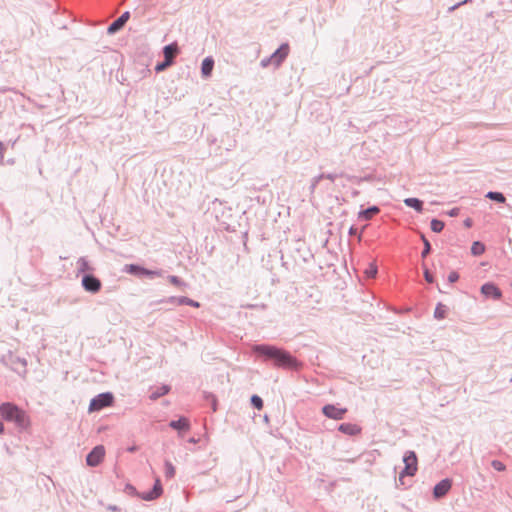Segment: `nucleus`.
I'll return each instance as SVG.
<instances>
[{"instance_id":"30","label":"nucleus","mask_w":512,"mask_h":512,"mask_svg":"<svg viewBox=\"0 0 512 512\" xmlns=\"http://www.w3.org/2000/svg\"><path fill=\"white\" fill-rule=\"evenodd\" d=\"M492 467L497 471H504L506 468L505 465L501 461H498V460L492 461Z\"/></svg>"},{"instance_id":"11","label":"nucleus","mask_w":512,"mask_h":512,"mask_svg":"<svg viewBox=\"0 0 512 512\" xmlns=\"http://www.w3.org/2000/svg\"><path fill=\"white\" fill-rule=\"evenodd\" d=\"M163 489L159 478L155 479L154 487L151 491L141 494V498L146 501L157 499L162 495Z\"/></svg>"},{"instance_id":"31","label":"nucleus","mask_w":512,"mask_h":512,"mask_svg":"<svg viewBox=\"0 0 512 512\" xmlns=\"http://www.w3.org/2000/svg\"><path fill=\"white\" fill-rule=\"evenodd\" d=\"M424 277L428 283H432L434 280L432 274L429 272L427 268L424 269Z\"/></svg>"},{"instance_id":"1","label":"nucleus","mask_w":512,"mask_h":512,"mask_svg":"<svg viewBox=\"0 0 512 512\" xmlns=\"http://www.w3.org/2000/svg\"><path fill=\"white\" fill-rule=\"evenodd\" d=\"M254 352L265 360H273L275 366L284 369H296L297 360L288 352L270 345H258L254 347Z\"/></svg>"},{"instance_id":"34","label":"nucleus","mask_w":512,"mask_h":512,"mask_svg":"<svg viewBox=\"0 0 512 512\" xmlns=\"http://www.w3.org/2000/svg\"><path fill=\"white\" fill-rule=\"evenodd\" d=\"M349 233H350L351 235H354V234L356 233V228L351 227V228H350Z\"/></svg>"},{"instance_id":"2","label":"nucleus","mask_w":512,"mask_h":512,"mask_svg":"<svg viewBox=\"0 0 512 512\" xmlns=\"http://www.w3.org/2000/svg\"><path fill=\"white\" fill-rule=\"evenodd\" d=\"M0 415L6 421L14 422L20 428L28 429L31 426V420L27 413L10 402L0 405Z\"/></svg>"},{"instance_id":"33","label":"nucleus","mask_w":512,"mask_h":512,"mask_svg":"<svg viewBox=\"0 0 512 512\" xmlns=\"http://www.w3.org/2000/svg\"><path fill=\"white\" fill-rule=\"evenodd\" d=\"M458 278H459L458 273H457V272H454V271H453V272H451V273L449 274V276H448V280H449V282H451V283L456 282V281L458 280Z\"/></svg>"},{"instance_id":"16","label":"nucleus","mask_w":512,"mask_h":512,"mask_svg":"<svg viewBox=\"0 0 512 512\" xmlns=\"http://www.w3.org/2000/svg\"><path fill=\"white\" fill-rule=\"evenodd\" d=\"M170 427H172L175 430L187 431L189 430V421L187 418L182 417L176 421H171Z\"/></svg>"},{"instance_id":"14","label":"nucleus","mask_w":512,"mask_h":512,"mask_svg":"<svg viewBox=\"0 0 512 512\" xmlns=\"http://www.w3.org/2000/svg\"><path fill=\"white\" fill-rule=\"evenodd\" d=\"M129 12L123 13L117 20H115L109 27L108 32L114 33L120 30L129 19Z\"/></svg>"},{"instance_id":"7","label":"nucleus","mask_w":512,"mask_h":512,"mask_svg":"<svg viewBox=\"0 0 512 512\" xmlns=\"http://www.w3.org/2000/svg\"><path fill=\"white\" fill-rule=\"evenodd\" d=\"M105 456V448L102 445H98L93 448V450L87 455L86 463L88 466L96 467L98 466Z\"/></svg>"},{"instance_id":"20","label":"nucleus","mask_w":512,"mask_h":512,"mask_svg":"<svg viewBox=\"0 0 512 512\" xmlns=\"http://www.w3.org/2000/svg\"><path fill=\"white\" fill-rule=\"evenodd\" d=\"M404 203L411 208H414L416 211L421 212L423 208V203L417 198H406Z\"/></svg>"},{"instance_id":"22","label":"nucleus","mask_w":512,"mask_h":512,"mask_svg":"<svg viewBox=\"0 0 512 512\" xmlns=\"http://www.w3.org/2000/svg\"><path fill=\"white\" fill-rule=\"evenodd\" d=\"M169 387L167 385H163L160 388H157L150 396L151 399L155 400L169 392Z\"/></svg>"},{"instance_id":"21","label":"nucleus","mask_w":512,"mask_h":512,"mask_svg":"<svg viewBox=\"0 0 512 512\" xmlns=\"http://www.w3.org/2000/svg\"><path fill=\"white\" fill-rule=\"evenodd\" d=\"M485 252V246L479 241L473 242L471 246V253L475 256L482 255Z\"/></svg>"},{"instance_id":"26","label":"nucleus","mask_w":512,"mask_h":512,"mask_svg":"<svg viewBox=\"0 0 512 512\" xmlns=\"http://www.w3.org/2000/svg\"><path fill=\"white\" fill-rule=\"evenodd\" d=\"M443 228H444V222L437 220V219H433L431 221V230L433 232L439 233L443 230Z\"/></svg>"},{"instance_id":"27","label":"nucleus","mask_w":512,"mask_h":512,"mask_svg":"<svg viewBox=\"0 0 512 512\" xmlns=\"http://www.w3.org/2000/svg\"><path fill=\"white\" fill-rule=\"evenodd\" d=\"M445 314H446L445 306L442 304H438L435 309V312H434L435 317L437 319H443L445 317Z\"/></svg>"},{"instance_id":"23","label":"nucleus","mask_w":512,"mask_h":512,"mask_svg":"<svg viewBox=\"0 0 512 512\" xmlns=\"http://www.w3.org/2000/svg\"><path fill=\"white\" fill-rule=\"evenodd\" d=\"M486 197L491 199V200L500 202V203H504L505 200H506L504 195L502 193H500V192H488Z\"/></svg>"},{"instance_id":"18","label":"nucleus","mask_w":512,"mask_h":512,"mask_svg":"<svg viewBox=\"0 0 512 512\" xmlns=\"http://www.w3.org/2000/svg\"><path fill=\"white\" fill-rule=\"evenodd\" d=\"M169 301L173 302V303H177L179 305L181 304H186V305H190V306H193V307H199V303L192 300V299H189L187 297H179V298H176V297H171L169 299Z\"/></svg>"},{"instance_id":"12","label":"nucleus","mask_w":512,"mask_h":512,"mask_svg":"<svg viewBox=\"0 0 512 512\" xmlns=\"http://www.w3.org/2000/svg\"><path fill=\"white\" fill-rule=\"evenodd\" d=\"M451 480L449 479H443L440 481L433 490V495L435 498H441L445 496L448 491L451 489Z\"/></svg>"},{"instance_id":"35","label":"nucleus","mask_w":512,"mask_h":512,"mask_svg":"<svg viewBox=\"0 0 512 512\" xmlns=\"http://www.w3.org/2000/svg\"><path fill=\"white\" fill-rule=\"evenodd\" d=\"M4 431V425L3 423L0 421V434H2Z\"/></svg>"},{"instance_id":"25","label":"nucleus","mask_w":512,"mask_h":512,"mask_svg":"<svg viewBox=\"0 0 512 512\" xmlns=\"http://www.w3.org/2000/svg\"><path fill=\"white\" fill-rule=\"evenodd\" d=\"M176 470L174 465L170 461L165 462V476L167 478H173L175 476Z\"/></svg>"},{"instance_id":"4","label":"nucleus","mask_w":512,"mask_h":512,"mask_svg":"<svg viewBox=\"0 0 512 512\" xmlns=\"http://www.w3.org/2000/svg\"><path fill=\"white\" fill-rule=\"evenodd\" d=\"M404 462V470L400 473L399 479L402 480V478L407 476H413L417 472V456L413 451H408L403 458Z\"/></svg>"},{"instance_id":"32","label":"nucleus","mask_w":512,"mask_h":512,"mask_svg":"<svg viewBox=\"0 0 512 512\" xmlns=\"http://www.w3.org/2000/svg\"><path fill=\"white\" fill-rule=\"evenodd\" d=\"M169 281H170V283H172L173 285H176V286L182 285V281L177 276H170Z\"/></svg>"},{"instance_id":"5","label":"nucleus","mask_w":512,"mask_h":512,"mask_svg":"<svg viewBox=\"0 0 512 512\" xmlns=\"http://www.w3.org/2000/svg\"><path fill=\"white\" fill-rule=\"evenodd\" d=\"M114 397L111 393H102L90 401L89 412L99 411L113 404Z\"/></svg>"},{"instance_id":"24","label":"nucleus","mask_w":512,"mask_h":512,"mask_svg":"<svg viewBox=\"0 0 512 512\" xmlns=\"http://www.w3.org/2000/svg\"><path fill=\"white\" fill-rule=\"evenodd\" d=\"M365 275L368 278H374L377 274V265L375 262H371L365 270Z\"/></svg>"},{"instance_id":"10","label":"nucleus","mask_w":512,"mask_h":512,"mask_svg":"<svg viewBox=\"0 0 512 512\" xmlns=\"http://www.w3.org/2000/svg\"><path fill=\"white\" fill-rule=\"evenodd\" d=\"M82 285L86 291L97 293L101 288V282L94 276L86 275L82 280Z\"/></svg>"},{"instance_id":"29","label":"nucleus","mask_w":512,"mask_h":512,"mask_svg":"<svg viewBox=\"0 0 512 512\" xmlns=\"http://www.w3.org/2000/svg\"><path fill=\"white\" fill-rule=\"evenodd\" d=\"M421 239H422V241H423V243H424V250L422 251V257H426V256L429 254L430 249H431V247H430V243H429V241L425 238V236H424V235H422V236H421Z\"/></svg>"},{"instance_id":"13","label":"nucleus","mask_w":512,"mask_h":512,"mask_svg":"<svg viewBox=\"0 0 512 512\" xmlns=\"http://www.w3.org/2000/svg\"><path fill=\"white\" fill-rule=\"evenodd\" d=\"M126 271L128 273H131V274H135V275H147V276H161V273L159 271H151V270H147L143 267H140V266H137V265H127L126 266Z\"/></svg>"},{"instance_id":"9","label":"nucleus","mask_w":512,"mask_h":512,"mask_svg":"<svg viewBox=\"0 0 512 512\" xmlns=\"http://www.w3.org/2000/svg\"><path fill=\"white\" fill-rule=\"evenodd\" d=\"M481 293L486 298H493L499 300L502 297L501 290L494 283H485L481 287Z\"/></svg>"},{"instance_id":"19","label":"nucleus","mask_w":512,"mask_h":512,"mask_svg":"<svg viewBox=\"0 0 512 512\" xmlns=\"http://www.w3.org/2000/svg\"><path fill=\"white\" fill-rule=\"evenodd\" d=\"M379 213V208L372 206L364 211L359 212V218L370 220L374 215Z\"/></svg>"},{"instance_id":"17","label":"nucleus","mask_w":512,"mask_h":512,"mask_svg":"<svg viewBox=\"0 0 512 512\" xmlns=\"http://www.w3.org/2000/svg\"><path fill=\"white\" fill-rule=\"evenodd\" d=\"M214 66V61L212 58L207 57L203 60L202 66H201V72L202 75L205 77L210 76Z\"/></svg>"},{"instance_id":"6","label":"nucleus","mask_w":512,"mask_h":512,"mask_svg":"<svg viewBox=\"0 0 512 512\" xmlns=\"http://www.w3.org/2000/svg\"><path fill=\"white\" fill-rule=\"evenodd\" d=\"M165 61L156 65V71H163L173 63V59L178 54L177 44H170L163 49Z\"/></svg>"},{"instance_id":"36","label":"nucleus","mask_w":512,"mask_h":512,"mask_svg":"<svg viewBox=\"0 0 512 512\" xmlns=\"http://www.w3.org/2000/svg\"><path fill=\"white\" fill-rule=\"evenodd\" d=\"M134 450H135V448H134V447L129 448V451H130V452H132V451H134Z\"/></svg>"},{"instance_id":"8","label":"nucleus","mask_w":512,"mask_h":512,"mask_svg":"<svg viewBox=\"0 0 512 512\" xmlns=\"http://www.w3.org/2000/svg\"><path fill=\"white\" fill-rule=\"evenodd\" d=\"M322 412L328 418H331V419H334V420H341V419L344 418V415L346 414L347 409L346 408L337 407V406L332 405V404H328V405H325L322 408Z\"/></svg>"},{"instance_id":"3","label":"nucleus","mask_w":512,"mask_h":512,"mask_svg":"<svg viewBox=\"0 0 512 512\" xmlns=\"http://www.w3.org/2000/svg\"><path fill=\"white\" fill-rule=\"evenodd\" d=\"M288 53V44H283L269 58L263 59L261 61V65L263 67H267L269 65H274L275 67H278L283 62V60L288 56Z\"/></svg>"},{"instance_id":"15","label":"nucleus","mask_w":512,"mask_h":512,"mask_svg":"<svg viewBox=\"0 0 512 512\" xmlns=\"http://www.w3.org/2000/svg\"><path fill=\"white\" fill-rule=\"evenodd\" d=\"M339 431L347 435H357L361 432V428L352 423H343L339 426Z\"/></svg>"},{"instance_id":"28","label":"nucleus","mask_w":512,"mask_h":512,"mask_svg":"<svg viewBox=\"0 0 512 512\" xmlns=\"http://www.w3.org/2000/svg\"><path fill=\"white\" fill-rule=\"evenodd\" d=\"M251 403L253 404V406L258 409V410H261L262 407H263V401L262 399L257 396V395H253L252 398H251Z\"/></svg>"}]
</instances>
